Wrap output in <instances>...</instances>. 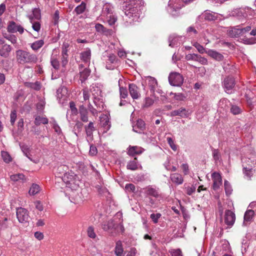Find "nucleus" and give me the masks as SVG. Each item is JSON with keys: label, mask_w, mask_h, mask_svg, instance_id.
Instances as JSON below:
<instances>
[{"label": "nucleus", "mask_w": 256, "mask_h": 256, "mask_svg": "<svg viewBox=\"0 0 256 256\" xmlns=\"http://www.w3.org/2000/svg\"><path fill=\"white\" fill-rule=\"evenodd\" d=\"M228 34L231 38H238L241 36L240 26L231 28L228 30Z\"/></svg>", "instance_id": "5701e85b"}, {"label": "nucleus", "mask_w": 256, "mask_h": 256, "mask_svg": "<svg viewBox=\"0 0 256 256\" xmlns=\"http://www.w3.org/2000/svg\"><path fill=\"white\" fill-rule=\"evenodd\" d=\"M88 236L92 238H94L96 237V234L94 232V229L92 226H89L87 230Z\"/></svg>", "instance_id": "052dcab7"}, {"label": "nucleus", "mask_w": 256, "mask_h": 256, "mask_svg": "<svg viewBox=\"0 0 256 256\" xmlns=\"http://www.w3.org/2000/svg\"><path fill=\"white\" fill-rule=\"evenodd\" d=\"M206 54L214 60L218 61H222L224 58V56L222 54L215 50L208 49L206 52Z\"/></svg>", "instance_id": "f3484780"}, {"label": "nucleus", "mask_w": 256, "mask_h": 256, "mask_svg": "<svg viewBox=\"0 0 256 256\" xmlns=\"http://www.w3.org/2000/svg\"><path fill=\"white\" fill-rule=\"evenodd\" d=\"M30 87L34 90H38L40 89L41 86L39 82H36L34 83L30 84Z\"/></svg>", "instance_id": "338daca9"}, {"label": "nucleus", "mask_w": 256, "mask_h": 256, "mask_svg": "<svg viewBox=\"0 0 256 256\" xmlns=\"http://www.w3.org/2000/svg\"><path fill=\"white\" fill-rule=\"evenodd\" d=\"M44 44V41L42 40H36L30 44V47L32 50L37 51Z\"/></svg>", "instance_id": "473e14b6"}, {"label": "nucleus", "mask_w": 256, "mask_h": 256, "mask_svg": "<svg viewBox=\"0 0 256 256\" xmlns=\"http://www.w3.org/2000/svg\"><path fill=\"white\" fill-rule=\"evenodd\" d=\"M245 14L240 9H236L230 12L229 14L230 16L236 17L238 19H241L244 18Z\"/></svg>", "instance_id": "7c9ffc66"}, {"label": "nucleus", "mask_w": 256, "mask_h": 256, "mask_svg": "<svg viewBox=\"0 0 256 256\" xmlns=\"http://www.w3.org/2000/svg\"><path fill=\"white\" fill-rule=\"evenodd\" d=\"M16 218L20 223L24 224L28 223L30 220L28 210L21 207L16 208Z\"/></svg>", "instance_id": "39448f33"}, {"label": "nucleus", "mask_w": 256, "mask_h": 256, "mask_svg": "<svg viewBox=\"0 0 256 256\" xmlns=\"http://www.w3.org/2000/svg\"><path fill=\"white\" fill-rule=\"evenodd\" d=\"M146 80H148V86L152 88H154L157 85V81L154 78L148 76Z\"/></svg>", "instance_id": "a18cd8bd"}, {"label": "nucleus", "mask_w": 256, "mask_h": 256, "mask_svg": "<svg viewBox=\"0 0 256 256\" xmlns=\"http://www.w3.org/2000/svg\"><path fill=\"white\" fill-rule=\"evenodd\" d=\"M12 48L10 45L4 44L0 49V55L4 58H6L8 56Z\"/></svg>", "instance_id": "cd10ccee"}, {"label": "nucleus", "mask_w": 256, "mask_h": 256, "mask_svg": "<svg viewBox=\"0 0 256 256\" xmlns=\"http://www.w3.org/2000/svg\"><path fill=\"white\" fill-rule=\"evenodd\" d=\"M242 166L246 164L248 166H250V164L252 165V168L254 167V164H256V162L254 160H252L250 158H242Z\"/></svg>", "instance_id": "c03bdc74"}, {"label": "nucleus", "mask_w": 256, "mask_h": 256, "mask_svg": "<svg viewBox=\"0 0 256 256\" xmlns=\"http://www.w3.org/2000/svg\"><path fill=\"white\" fill-rule=\"evenodd\" d=\"M170 179L173 182L178 184H180L183 182L182 176L178 173L172 174L170 175Z\"/></svg>", "instance_id": "c85d7f7f"}, {"label": "nucleus", "mask_w": 256, "mask_h": 256, "mask_svg": "<svg viewBox=\"0 0 256 256\" xmlns=\"http://www.w3.org/2000/svg\"><path fill=\"white\" fill-rule=\"evenodd\" d=\"M118 227L120 228L122 232H124V227L122 224H118L112 220H110L102 224V228L104 230L110 231L111 232L116 230Z\"/></svg>", "instance_id": "6e6552de"}, {"label": "nucleus", "mask_w": 256, "mask_h": 256, "mask_svg": "<svg viewBox=\"0 0 256 256\" xmlns=\"http://www.w3.org/2000/svg\"><path fill=\"white\" fill-rule=\"evenodd\" d=\"M123 248L122 243L120 241H118L116 243L115 248V254L117 256H123Z\"/></svg>", "instance_id": "f704fd0d"}, {"label": "nucleus", "mask_w": 256, "mask_h": 256, "mask_svg": "<svg viewBox=\"0 0 256 256\" xmlns=\"http://www.w3.org/2000/svg\"><path fill=\"white\" fill-rule=\"evenodd\" d=\"M186 59L187 60H194L202 64H207L208 60L206 58L202 57L200 55L195 54H190L186 56Z\"/></svg>", "instance_id": "9d476101"}, {"label": "nucleus", "mask_w": 256, "mask_h": 256, "mask_svg": "<svg viewBox=\"0 0 256 256\" xmlns=\"http://www.w3.org/2000/svg\"><path fill=\"white\" fill-rule=\"evenodd\" d=\"M70 107L72 114L76 116L78 114V110L76 106L75 103L74 102H70Z\"/></svg>", "instance_id": "4d7b16f0"}, {"label": "nucleus", "mask_w": 256, "mask_h": 256, "mask_svg": "<svg viewBox=\"0 0 256 256\" xmlns=\"http://www.w3.org/2000/svg\"><path fill=\"white\" fill-rule=\"evenodd\" d=\"M230 112L232 114L236 115L240 114L242 110L239 106L236 105H232L230 108Z\"/></svg>", "instance_id": "864d4df0"}, {"label": "nucleus", "mask_w": 256, "mask_h": 256, "mask_svg": "<svg viewBox=\"0 0 256 256\" xmlns=\"http://www.w3.org/2000/svg\"><path fill=\"white\" fill-rule=\"evenodd\" d=\"M121 80H118V86H119V90H120V99H124L128 96V91L126 88H124L123 86H120Z\"/></svg>", "instance_id": "72a5a7b5"}, {"label": "nucleus", "mask_w": 256, "mask_h": 256, "mask_svg": "<svg viewBox=\"0 0 256 256\" xmlns=\"http://www.w3.org/2000/svg\"><path fill=\"white\" fill-rule=\"evenodd\" d=\"M61 180L66 184V186L72 190H76L78 187L80 182L78 178L72 172L64 173Z\"/></svg>", "instance_id": "7ed1b4c3"}, {"label": "nucleus", "mask_w": 256, "mask_h": 256, "mask_svg": "<svg viewBox=\"0 0 256 256\" xmlns=\"http://www.w3.org/2000/svg\"><path fill=\"white\" fill-rule=\"evenodd\" d=\"M145 123L144 120L139 119L137 120L136 124L133 126L134 131L141 134L145 129Z\"/></svg>", "instance_id": "4be33fe9"}, {"label": "nucleus", "mask_w": 256, "mask_h": 256, "mask_svg": "<svg viewBox=\"0 0 256 256\" xmlns=\"http://www.w3.org/2000/svg\"><path fill=\"white\" fill-rule=\"evenodd\" d=\"M205 20H214L217 18V16L214 13L210 12V11H206L202 14Z\"/></svg>", "instance_id": "c9c22d12"}, {"label": "nucleus", "mask_w": 256, "mask_h": 256, "mask_svg": "<svg viewBox=\"0 0 256 256\" xmlns=\"http://www.w3.org/2000/svg\"><path fill=\"white\" fill-rule=\"evenodd\" d=\"M254 214V212L252 210H247L244 215V220L243 224L246 226L248 223L251 222Z\"/></svg>", "instance_id": "b1692460"}, {"label": "nucleus", "mask_w": 256, "mask_h": 256, "mask_svg": "<svg viewBox=\"0 0 256 256\" xmlns=\"http://www.w3.org/2000/svg\"><path fill=\"white\" fill-rule=\"evenodd\" d=\"M50 63L52 66L56 70L60 68V62L56 56H52L50 58Z\"/></svg>", "instance_id": "79ce46f5"}, {"label": "nucleus", "mask_w": 256, "mask_h": 256, "mask_svg": "<svg viewBox=\"0 0 256 256\" xmlns=\"http://www.w3.org/2000/svg\"><path fill=\"white\" fill-rule=\"evenodd\" d=\"M243 169L245 176H246L248 178L250 179V178L254 174L252 165L250 164V166H248L246 164H244Z\"/></svg>", "instance_id": "bb28decb"}, {"label": "nucleus", "mask_w": 256, "mask_h": 256, "mask_svg": "<svg viewBox=\"0 0 256 256\" xmlns=\"http://www.w3.org/2000/svg\"><path fill=\"white\" fill-rule=\"evenodd\" d=\"M125 189L128 192H134L136 190V186L132 184H128L126 185Z\"/></svg>", "instance_id": "680f3d73"}, {"label": "nucleus", "mask_w": 256, "mask_h": 256, "mask_svg": "<svg viewBox=\"0 0 256 256\" xmlns=\"http://www.w3.org/2000/svg\"><path fill=\"white\" fill-rule=\"evenodd\" d=\"M143 4L144 2L142 0H137L134 4L122 6L125 15L124 20L126 23L130 24L134 22L138 21L142 14Z\"/></svg>", "instance_id": "f257e3e1"}, {"label": "nucleus", "mask_w": 256, "mask_h": 256, "mask_svg": "<svg viewBox=\"0 0 256 256\" xmlns=\"http://www.w3.org/2000/svg\"><path fill=\"white\" fill-rule=\"evenodd\" d=\"M93 102L100 111H102L104 109V104L101 96H97L93 93Z\"/></svg>", "instance_id": "a211bd4d"}, {"label": "nucleus", "mask_w": 256, "mask_h": 256, "mask_svg": "<svg viewBox=\"0 0 256 256\" xmlns=\"http://www.w3.org/2000/svg\"><path fill=\"white\" fill-rule=\"evenodd\" d=\"M167 141L171 148L174 150H176L177 147L174 144L172 138L170 137L167 138Z\"/></svg>", "instance_id": "0e129e2a"}, {"label": "nucleus", "mask_w": 256, "mask_h": 256, "mask_svg": "<svg viewBox=\"0 0 256 256\" xmlns=\"http://www.w3.org/2000/svg\"><path fill=\"white\" fill-rule=\"evenodd\" d=\"M146 194L152 196L155 198H158L159 196V194L158 192L154 188L152 187H148L146 189Z\"/></svg>", "instance_id": "e433bc0d"}, {"label": "nucleus", "mask_w": 256, "mask_h": 256, "mask_svg": "<svg viewBox=\"0 0 256 256\" xmlns=\"http://www.w3.org/2000/svg\"><path fill=\"white\" fill-rule=\"evenodd\" d=\"M212 178L213 180V188L214 190H216L222 184V176L219 173L214 172L212 174Z\"/></svg>", "instance_id": "ddd939ff"}, {"label": "nucleus", "mask_w": 256, "mask_h": 256, "mask_svg": "<svg viewBox=\"0 0 256 256\" xmlns=\"http://www.w3.org/2000/svg\"><path fill=\"white\" fill-rule=\"evenodd\" d=\"M88 108L90 110V112L94 116H96L98 114V112H100L97 108H94L92 104L89 102L88 104Z\"/></svg>", "instance_id": "3c124183"}, {"label": "nucleus", "mask_w": 256, "mask_h": 256, "mask_svg": "<svg viewBox=\"0 0 256 256\" xmlns=\"http://www.w3.org/2000/svg\"><path fill=\"white\" fill-rule=\"evenodd\" d=\"M235 214L230 210H226L224 214V222L228 226H232L235 222Z\"/></svg>", "instance_id": "9b49d317"}, {"label": "nucleus", "mask_w": 256, "mask_h": 256, "mask_svg": "<svg viewBox=\"0 0 256 256\" xmlns=\"http://www.w3.org/2000/svg\"><path fill=\"white\" fill-rule=\"evenodd\" d=\"M95 28L96 32L104 34L106 32V29L101 24H96L95 26Z\"/></svg>", "instance_id": "603ef678"}, {"label": "nucleus", "mask_w": 256, "mask_h": 256, "mask_svg": "<svg viewBox=\"0 0 256 256\" xmlns=\"http://www.w3.org/2000/svg\"><path fill=\"white\" fill-rule=\"evenodd\" d=\"M117 60L116 56L114 54H110V56H108V59L107 60V63H110L112 64H114Z\"/></svg>", "instance_id": "e2e57ef3"}, {"label": "nucleus", "mask_w": 256, "mask_h": 256, "mask_svg": "<svg viewBox=\"0 0 256 256\" xmlns=\"http://www.w3.org/2000/svg\"><path fill=\"white\" fill-rule=\"evenodd\" d=\"M129 92L133 99H138L140 96L139 88L134 84H130L128 86Z\"/></svg>", "instance_id": "4468645a"}, {"label": "nucleus", "mask_w": 256, "mask_h": 256, "mask_svg": "<svg viewBox=\"0 0 256 256\" xmlns=\"http://www.w3.org/2000/svg\"><path fill=\"white\" fill-rule=\"evenodd\" d=\"M79 113L82 122H86L88 121V110L83 105L79 107Z\"/></svg>", "instance_id": "aec40b11"}, {"label": "nucleus", "mask_w": 256, "mask_h": 256, "mask_svg": "<svg viewBox=\"0 0 256 256\" xmlns=\"http://www.w3.org/2000/svg\"><path fill=\"white\" fill-rule=\"evenodd\" d=\"M86 8V4L84 2H82L80 4L77 6L74 10V12L77 14H80L83 13Z\"/></svg>", "instance_id": "58836bf2"}, {"label": "nucleus", "mask_w": 256, "mask_h": 256, "mask_svg": "<svg viewBox=\"0 0 256 256\" xmlns=\"http://www.w3.org/2000/svg\"><path fill=\"white\" fill-rule=\"evenodd\" d=\"M48 122V119L46 117H42L40 116H37L34 118V123L36 126H38L41 124H47Z\"/></svg>", "instance_id": "2f4dec72"}, {"label": "nucleus", "mask_w": 256, "mask_h": 256, "mask_svg": "<svg viewBox=\"0 0 256 256\" xmlns=\"http://www.w3.org/2000/svg\"><path fill=\"white\" fill-rule=\"evenodd\" d=\"M192 0H182V2L188 3ZM184 6L181 0H170L168 2V11L173 16H177L178 11Z\"/></svg>", "instance_id": "20e7f679"}, {"label": "nucleus", "mask_w": 256, "mask_h": 256, "mask_svg": "<svg viewBox=\"0 0 256 256\" xmlns=\"http://www.w3.org/2000/svg\"><path fill=\"white\" fill-rule=\"evenodd\" d=\"M144 148H142V147L138 146H130L128 151V154L130 156H134L136 154H140L144 152Z\"/></svg>", "instance_id": "412c9836"}, {"label": "nucleus", "mask_w": 256, "mask_h": 256, "mask_svg": "<svg viewBox=\"0 0 256 256\" xmlns=\"http://www.w3.org/2000/svg\"><path fill=\"white\" fill-rule=\"evenodd\" d=\"M32 18L36 20H40L41 18L40 10L39 8H34L32 10V16H31Z\"/></svg>", "instance_id": "49530a36"}, {"label": "nucleus", "mask_w": 256, "mask_h": 256, "mask_svg": "<svg viewBox=\"0 0 256 256\" xmlns=\"http://www.w3.org/2000/svg\"><path fill=\"white\" fill-rule=\"evenodd\" d=\"M100 124L105 132H107L110 128V124L108 116L104 114L100 117Z\"/></svg>", "instance_id": "6ab92c4d"}, {"label": "nucleus", "mask_w": 256, "mask_h": 256, "mask_svg": "<svg viewBox=\"0 0 256 256\" xmlns=\"http://www.w3.org/2000/svg\"><path fill=\"white\" fill-rule=\"evenodd\" d=\"M181 37L178 36L175 34H171L168 38L169 46L174 47L178 43V41Z\"/></svg>", "instance_id": "c756f323"}, {"label": "nucleus", "mask_w": 256, "mask_h": 256, "mask_svg": "<svg viewBox=\"0 0 256 256\" xmlns=\"http://www.w3.org/2000/svg\"><path fill=\"white\" fill-rule=\"evenodd\" d=\"M4 38L10 41L12 44H15L17 42L16 37L13 34L9 35L8 36H4Z\"/></svg>", "instance_id": "774afa93"}, {"label": "nucleus", "mask_w": 256, "mask_h": 256, "mask_svg": "<svg viewBox=\"0 0 256 256\" xmlns=\"http://www.w3.org/2000/svg\"><path fill=\"white\" fill-rule=\"evenodd\" d=\"M185 189L186 194L188 196H190L195 192L196 188L194 186H191L186 187Z\"/></svg>", "instance_id": "bf43d9fd"}, {"label": "nucleus", "mask_w": 256, "mask_h": 256, "mask_svg": "<svg viewBox=\"0 0 256 256\" xmlns=\"http://www.w3.org/2000/svg\"><path fill=\"white\" fill-rule=\"evenodd\" d=\"M224 184L226 194L228 196L230 194L232 190L230 184L227 180H225Z\"/></svg>", "instance_id": "6e6d98bb"}, {"label": "nucleus", "mask_w": 256, "mask_h": 256, "mask_svg": "<svg viewBox=\"0 0 256 256\" xmlns=\"http://www.w3.org/2000/svg\"><path fill=\"white\" fill-rule=\"evenodd\" d=\"M212 156L215 162L218 161L220 158V154L218 149H213L212 150Z\"/></svg>", "instance_id": "13d9d810"}, {"label": "nucleus", "mask_w": 256, "mask_h": 256, "mask_svg": "<svg viewBox=\"0 0 256 256\" xmlns=\"http://www.w3.org/2000/svg\"><path fill=\"white\" fill-rule=\"evenodd\" d=\"M16 55L18 62L22 64L36 63L38 61L36 54L26 50H19L16 52Z\"/></svg>", "instance_id": "f03ea898"}, {"label": "nucleus", "mask_w": 256, "mask_h": 256, "mask_svg": "<svg viewBox=\"0 0 256 256\" xmlns=\"http://www.w3.org/2000/svg\"><path fill=\"white\" fill-rule=\"evenodd\" d=\"M7 221V218H4V220H0V230H4L8 227Z\"/></svg>", "instance_id": "69168bd1"}, {"label": "nucleus", "mask_w": 256, "mask_h": 256, "mask_svg": "<svg viewBox=\"0 0 256 256\" xmlns=\"http://www.w3.org/2000/svg\"><path fill=\"white\" fill-rule=\"evenodd\" d=\"M10 179L14 182L22 180L24 182L26 180L25 176L22 174H13L10 176Z\"/></svg>", "instance_id": "4c0bfd02"}, {"label": "nucleus", "mask_w": 256, "mask_h": 256, "mask_svg": "<svg viewBox=\"0 0 256 256\" xmlns=\"http://www.w3.org/2000/svg\"><path fill=\"white\" fill-rule=\"evenodd\" d=\"M236 84L234 78L232 76H227L224 79L222 82V86L225 92L228 94H232V90Z\"/></svg>", "instance_id": "0eeeda50"}, {"label": "nucleus", "mask_w": 256, "mask_h": 256, "mask_svg": "<svg viewBox=\"0 0 256 256\" xmlns=\"http://www.w3.org/2000/svg\"><path fill=\"white\" fill-rule=\"evenodd\" d=\"M126 168L128 169L132 170H135L139 168L141 170L142 169V166L140 164H138L136 158H135L132 160L128 162L127 164Z\"/></svg>", "instance_id": "393cba45"}, {"label": "nucleus", "mask_w": 256, "mask_h": 256, "mask_svg": "<svg viewBox=\"0 0 256 256\" xmlns=\"http://www.w3.org/2000/svg\"><path fill=\"white\" fill-rule=\"evenodd\" d=\"M169 252L172 256H183L182 252L180 248L171 250Z\"/></svg>", "instance_id": "5fc2aeb1"}, {"label": "nucleus", "mask_w": 256, "mask_h": 256, "mask_svg": "<svg viewBox=\"0 0 256 256\" xmlns=\"http://www.w3.org/2000/svg\"><path fill=\"white\" fill-rule=\"evenodd\" d=\"M190 114L188 110L185 108H180L174 110L170 112V116H180L182 118H187Z\"/></svg>", "instance_id": "dca6fc26"}, {"label": "nucleus", "mask_w": 256, "mask_h": 256, "mask_svg": "<svg viewBox=\"0 0 256 256\" xmlns=\"http://www.w3.org/2000/svg\"><path fill=\"white\" fill-rule=\"evenodd\" d=\"M7 30L10 33H16L18 32L22 34L24 32V28L20 24H16L14 21H10L8 22Z\"/></svg>", "instance_id": "1a4fd4ad"}, {"label": "nucleus", "mask_w": 256, "mask_h": 256, "mask_svg": "<svg viewBox=\"0 0 256 256\" xmlns=\"http://www.w3.org/2000/svg\"><path fill=\"white\" fill-rule=\"evenodd\" d=\"M183 77L178 72H172L168 76V81L170 85L179 86L183 83Z\"/></svg>", "instance_id": "423d86ee"}, {"label": "nucleus", "mask_w": 256, "mask_h": 256, "mask_svg": "<svg viewBox=\"0 0 256 256\" xmlns=\"http://www.w3.org/2000/svg\"><path fill=\"white\" fill-rule=\"evenodd\" d=\"M106 16L108 22L110 26L114 24L117 20L116 17L112 14L108 15Z\"/></svg>", "instance_id": "de8ad7c7"}, {"label": "nucleus", "mask_w": 256, "mask_h": 256, "mask_svg": "<svg viewBox=\"0 0 256 256\" xmlns=\"http://www.w3.org/2000/svg\"><path fill=\"white\" fill-rule=\"evenodd\" d=\"M28 18L30 20V22L32 24V29L36 32H38L40 29V24L39 22H34L33 20V18L31 16H28Z\"/></svg>", "instance_id": "ea45409f"}, {"label": "nucleus", "mask_w": 256, "mask_h": 256, "mask_svg": "<svg viewBox=\"0 0 256 256\" xmlns=\"http://www.w3.org/2000/svg\"><path fill=\"white\" fill-rule=\"evenodd\" d=\"M79 70L80 80L82 82H84L89 76L90 70L88 68H84L82 64L79 65Z\"/></svg>", "instance_id": "f8f14e48"}, {"label": "nucleus", "mask_w": 256, "mask_h": 256, "mask_svg": "<svg viewBox=\"0 0 256 256\" xmlns=\"http://www.w3.org/2000/svg\"><path fill=\"white\" fill-rule=\"evenodd\" d=\"M84 128L87 136L90 138H92L93 132L95 130L93 122H90L88 125L85 126Z\"/></svg>", "instance_id": "a878e982"}, {"label": "nucleus", "mask_w": 256, "mask_h": 256, "mask_svg": "<svg viewBox=\"0 0 256 256\" xmlns=\"http://www.w3.org/2000/svg\"><path fill=\"white\" fill-rule=\"evenodd\" d=\"M40 186L36 184H33L29 190V194L30 195H35L40 191Z\"/></svg>", "instance_id": "37998d69"}, {"label": "nucleus", "mask_w": 256, "mask_h": 256, "mask_svg": "<svg viewBox=\"0 0 256 256\" xmlns=\"http://www.w3.org/2000/svg\"><path fill=\"white\" fill-rule=\"evenodd\" d=\"M193 46L197 49L200 54L206 53L207 50H206L202 45L197 42H195Z\"/></svg>", "instance_id": "8fccbe9b"}, {"label": "nucleus", "mask_w": 256, "mask_h": 256, "mask_svg": "<svg viewBox=\"0 0 256 256\" xmlns=\"http://www.w3.org/2000/svg\"><path fill=\"white\" fill-rule=\"evenodd\" d=\"M102 14L103 16H106L112 14L111 6L108 4H104L102 8Z\"/></svg>", "instance_id": "a19ab883"}, {"label": "nucleus", "mask_w": 256, "mask_h": 256, "mask_svg": "<svg viewBox=\"0 0 256 256\" xmlns=\"http://www.w3.org/2000/svg\"><path fill=\"white\" fill-rule=\"evenodd\" d=\"M80 60L86 66H88L91 58V50L89 48H86L85 50L80 54Z\"/></svg>", "instance_id": "2eb2a0df"}, {"label": "nucleus", "mask_w": 256, "mask_h": 256, "mask_svg": "<svg viewBox=\"0 0 256 256\" xmlns=\"http://www.w3.org/2000/svg\"><path fill=\"white\" fill-rule=\"evenodd\" d=\"M2 156L3 160L6 163H8L12 161V158L9 154L4 151L2 152Z\"/></svg>", "instance_id": "09e8293b"}]
</instances>
